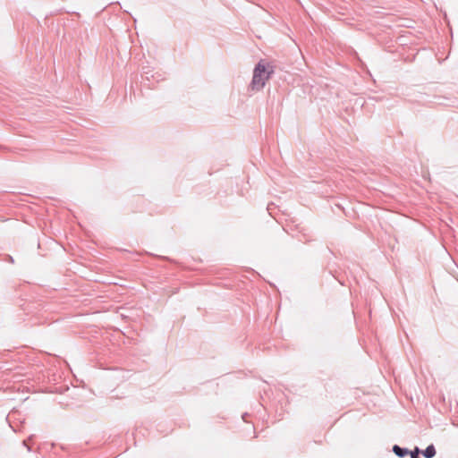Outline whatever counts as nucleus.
Masks as SVG:
<instances>
[{"mask_svg":"<svg viewBox=\"0 0 458 458\" xmlns=\"http://www.w3.org/2000/svg\"><path fill=\"white\" fill-rule=\"evenodd\" d=\"M268 67L269 65L267 66L263 60L259 61L255 65L252 80L250 82V87L253 90H260L264 88L266 81L274 72L273 67H270V69H268Z\"/></svg>","mask_w":458,"mask_h":458,"instance_id":"obj_1","label":"nucleus"},{"mask_svg":"<svg viewBox=\"0 0 458 458\" xmlns=\"http://www.w3.org/2000/svg\"><path fill=\"white\" fill-rule=\"evenodd\" d=\"M392 450L394 453V454L400 458L405 457L410 453V450L408 448L402 447L398 445H394Z\"/></svg>","mask_w":458,"mask_h":458,"instance_id":"obj_2","label":"nucleus"},{"mask_svg":"<svg viewBox=\"0 0 458 458\" xmlns=\"http://www.w3.org/2000/svg\"><path fill=\"white\" fill-rule=\"evenodd\" d=\"M420 452L425 458H433L437 454L436 448L433 444L428 445L426 447V449Z\"/></svg>","mask_w":458,"mask_h":458,"instance_id":"obj_3","label":"nucleus"},{"mask_svg":"<svg viewBox=\"0 0 458 458\" xmlns=\"http://www.w3.org/2000/svg\"><path fill=\"white\" fill-rule=\"evenodd\" d=\"M420 450L416 447L414 451H410L409 454L411 455V458H420Z\"/></svg>","mask_w":458,"mask_h":458,"instance_id":"obj_4","label":"nucleus"},{"mask_svg":"<svg viewBox=\"0 0 458 458\" xmlns=\"http://www.w3.org/2000/svg\"><path fill=\"white\" fill-rule=\"evenodd\" d=\"M33 437H34V435H31V436H30L26 440H23V442H22V445H23L24 446H26V448H27V449H28V451H30V452L31 451V447L29 445V444H28V443H29V441H31V440L33 439Z\"/></svg>","mask_w":458,"mask_h":458,"instance_id":"obj_5","label":"nucleus"},{"mask_svg":"<svg viewBox=\"0 0 458 458\" xmlns=\"http://www.w3.org/2000/svg\"><path fill=\"white\" fill-rule=\"evenodd\" d=\"M149 74L150 71L147 70V68H143L142 75L141 77L145 76L148 81H149Z\"/></svg>","mask_w":458,"mask_h":458,"instance_id":"obj_6","label":"nucleus"},{"mask_svg":"<svg viewBox=\"0 0 458 458\" xmlns=\"http://www.w3.org/2000/svg\"><path fill=\"white\" fill-rule=\"evenodd\" d=\"M7 260H8L9 262H11V263H13V262H14L13 258L12 256H10V255H8V256H7Z\"/></svg>","mask_w":458,"mask_h":458,"instance_id":"obj_7","label":"nucleus"},{"mask_svg":"<svg viewBox=\"0 0 458 458\" xmlns=\"http://www.w3.org/2000/svg\"><path fill=\"white\" fill-rule=\"evenodd\" d=\"M247 415H248V413H244V414L242 415L243 420L245 419V416H247Z\"/></svg>","mask_w":458,"mask_h":458,"instance_id":"obj_8","label":"nucleus"}]
</instances>
